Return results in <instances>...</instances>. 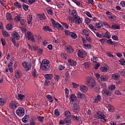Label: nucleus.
<instances>
[{
    "label": "nucleus",
    "instance_id": "obj_61",
    "mask_svg": "<svg viewBox=\"0 0 125 125\" xmlns=\"http://www.w3.org/2000/svg\"><path fill=\"white\" fill-rule=\"evenodd\" d=\"M112 39H113L114 41H119V38L116 35H112Z\"/></svg>",
    "mask_w": 125,
    "mask_h": 125
},
{
    "label": "nucleus",
    "instance_id": "obj_63",
    "mask_svg": "<svg viewBox=\"0 0 125 125\" xmlns=\"http://www.w3.org/2000/svg\"><path fill=\"white\" fill-rule=\"evenodd\" d=\"M86 41L89 42H92V39L90 38V37H89V36H86Z\"/></svg>",
    "mask_w": 125,
    "mask_h": 125
},
{
    "label": "nucleus",
    "instance_id": "obj_26",
    "mask_svg": "<svg viewBox=\"0 0 125 125\" xmlns=\"http://www.w3.org/2000/svg\"><path fill=\"white\" fill-rule=\"evenodd\" d=\"M42 29L45 32H46L48 31V32H52V29L50 28L48 26H44L42 27Z\"/></svg>",
    "mask_w": 125,
    "mask_h": 125
},
{
    "label": "nucleus",
    "instance_id": "obj_44",
    "mask_svg": "<svg viewBox=\"0 0 125 125\" xmlns=\"http://www.w3.org/2000/svg\"><path fill=\"white\" fill-rule=\"evenodd\" d=\"M46 10H47V13L49 14L50 15H53V12H52V10H51V8H47L46 9Z\"/></svg>",
    "mask_w": 125,
    "mask_h": 125
},
{
    "label": "nucleus",
    "instance_id": "obj_27",
    "mask_svg": "<svg viewBox=\"0 0 125 125\" xmlns=\"http://www.w3.org/2000/svg\"><path fill=\"white\" fill-rule=\"evenodd\" d=\"M103 27V23L102 22H97L95 23V28L96 29H101Z\"/></svg>",
    "mask_w": 125,
    "mask_h": 125
},
{
    "label": "nucleus",
    "instance_id": "obj_54",
    "mask_svg": "<svg viewBox=\"0 0 125 125\" xmlns=\"http://www.w3.org/2000/svg\"><path fill=\"white\" fill-rule=\"evenodd\" d=\"M54 115H56V117H59V116L60 115V113H59V111L58 109H56L54 110Z\"/></svg>",
    "mask_w": 125,
    "mask_h": 125
},
{
    "label": "nucleus",
    "instance_id": "obj_51",
    "mask_svg": "<svg viewBox=\"0 0 125 125\" xmlns=\"http://www.w3.org/2000/svg\"><path fill=\"white\" fill-rule=\"evenodd\" d=\"M90 47V44H85L83 45V48H85V49H89Z\"/></svg>",
    "mask_w": 125,
    "mask_h": 125
},
{
    "label": "nucleus",
    "instance_id": "obj_60",
    "mask_svg": "<svg viewBox=\"0 0 125 125\" xmlns=\"http://www.w3.org/2000/svg\"><path fill=\"white\" fill-rule=\"evenodd\" d=\"M89 28L93 31L96 30V27H94V26H93L92 24H89Z\"/></svg>",
    "mask_w": 125,
    "mask_h": 125
},
{
    "label": "nucleus",
    "instance_id": "obj_45",
    "mask_svg": "<svg viewBox=\"0 0 125 125\" xmlns=\"http://www.w3.org/2000/svg\"><path fill=\"white\" fill-rule=\"evenodd\" d=\"M1 42L3 46H5V45H6V41H5V39H4V38H1Z\"/></svg>",
    "mask_w": 125,
    "mask_h": 125
},
{
    "label": "nucleus",
    "instance_id": "obj_59",
    "mask_svg": "<svg viewBox=\"0 0 125 125\" xmlns=\"http://www.w3.org/2000/svg\"><path fill=\"white\" fill-rule=\"evenodd\" d=\"M108 68L106 66H104L101 68L102 72H107Z\"/></svg>",
    "mask_w": 125,
    "mask_h": 125
},
{
    "label": "nucleus",
    "instance_id": "obj_49",
    "mask_svg": "<svg viewBox=\"0 0 125 125\" xmlns=\"http://www.w3.org/2000/svg\"><path fill=\"white\" fill-rule=\"evenodd\" d=\"M20 22H21V25L22 27L26 26V21L23 20V19Z\"/></svg>",
    "mask_w": 125,
    "mask_h": 125
},
{
    "label": "nucleus",
    "instance_id": "obj_25",
    "mask_svg": "<svg viewBox=\"0 0 125 125\" xmlns=\"http://www.w3.org/2000/svg\"><path fill=\"white\" fill-rule=\"evenodd\" d=\"M21 75H22V73H21V72L18 70H17L15 71V77L17 79H20V77H21Z\"/></svg>",
    "mask_w": 125,
    "mask_h": 125
},
{
    "label": "nucleus",
    "instance_id": "obj_64",
    "mask_svg": "<svg viewBox=\"0 0 125 125\" xmlns=\"http://www.w3.org/2000/svg\"><path fill=\"white\" fill-rule=\"evenodd\" d=\"M98 58H96V57H93L91 58V61H93L94 62H96Z\"/></svg>",
    "mask_w": 125,
    "mask_h": 125
},
{
    "label": "nucleus",
    "instance_id": "obj_41",
    "mask_svg": "<svg viewBox=\"0 0 125 125\" xmlns=\"http://www.w3.org/2000/svg\"><path fill=\"white\" fill-rule=\"evenodd\" d=\"M46 97H47L48 101L50 103H52L53 102V98H52V96H51V95H48L46 96Z\"/></svg>",
    "mask_w": 125,
    "mask_h": 125
},
{
    "label": "nucleus",
    "instance_id": "obj_19",
    "mask_svg": "<svg viewBox=\"0 0 125 125\" xmlns=\"http://www.w3.org/2000/svg\"><path fill=\"white\" fill-rule=\"evenodd\" d=\"M67 61L69 63V65L70 66H76V65H77V62L71 59H69Z\"/></svg>",
    "mask_w": 125,
    "mask_h": 125
},
{
    "label": "nucleus",
    "instance_id": "obj_40",
    "mask_svg": "<svg viewBox=\"0 0 125 125\" xmlns=\"http://www.w3.org/2000/svg\"><path fill=\"white\" fill-rule=\"evenodd\" d=\"M2 35L4 36V37H5L6 38H7L8 37H10V34L8 33L7 31H5L4 30L2 31Z\"/></svg>",
    "mask_w": 125,
    "mask_h": 125
},
{
    "label": "nucleus",
    "instance_id": "obj_10",
    "mask_svg": "<svg viewBox=\"0 0 125 125\" xmlns=\"http://www.w3.org/2000/svg\"><path fill=\"white\" fill-rule=\"evenodd\" d=\"M69 101L72 104H74V103H78V102H77V96H76L75 94L70 95Z\"/></svg>",
    "mask_w": 125,
    "mask_h": 125
},
{
    "label": "nucleus",
    "instance_id": "obj_9",
    "mask_svg": "<svg viewBox=\"0 0 125 125\" xmlns=\"http://www.w3.org/2000/svg\"><path fill=\"white\" fill-rule=\"evenodd\" d=\"M27 38L28 40V41H30V40L31 41V42H35L36 41H35V38H34V34L30 31H28L26 33Z\"/></svg>",
    "mask_w": 125,
    "mask_h": 125
},
{
    "label": "nucleus",
    "instance_id": "obj_29",
    "mask_svg": "<svg viewBox=\"0 0 125 125\" xmlns=\"http://www.w3.org/2000/svg\"><path fill=\"white\" fill-rule=\"evenodd\" d=\"M44 78L46 80H51L53 78V75L50 74H46L44 75Z\"/></svg>",
    "mask_w": 125,
    "mask_h": 125
},
{
    "label": "nucleus",
    "instance_id": "obj_47",
    "mask_svg": "<svg viewBox=\"0 0 125 125\" xmlns=\"http://www.w3.org/2000/svg\"><path fill=\"white\" fill-rule=\"evenodd\" d=\"M14 5H15V6H17V7H18V8H21V7H22V5H21V3L18 2H14Z\"/></svg>",
    "mask_w": 125,
    "mask_h": 125
},
{
    "label": "nucleus",
    "instance_id": "obj_8",
    "mask_svg": "<svg viewBox=\"0 0 125 125\" xmlns=\"http://www.w3.org/2000/svg\"><path fill=\"white\" fill-rule=\"evenodd\" d=\"M102 93L103 95L105 96V97H109V96H111L112 94V92L107 89H104L102 91Z\"/></svg>",
    "mask_w": 125,
    "mask_h": 125
},
{
    "label": "nucleus",
    "instance_id": "obj_3",
    "mask_svg": "<svg viewBox=\"0 0 125 125\" xmlns=\"http://www.w3.org/2000/svg\"><path fill=\"white\" fill-rule=\"evenodd\" d=\"M95 118H98V119H100L101 120V122H103V123H106V116L103 114V112L102 111H98L97 112V115H95Z\"/></svg>",
    "mask_w": 125,
    "mask_h": 125
},
{
    "label": "nucleus",
    "instance_id": "obj_39",
    "mask_svg": "<svg viewBox=\"0 0 125 125\" xmlns=\"http://www.w3.org/2000/svg\"><path fill=\"white\" fill-rule=\"evenodd\" d=\"M64 116L66 118H70V117L71 118L72 115H71V112L69 110H66L65 112Z\"/></svg>",
    "mask_w": 125,
    "mask_h": 125
},
{
    "label": "nucleus",
    "instance_id": "obj_16",
    "mask_svg": "<svg viewBox=\"0 0 125 125\" xmlns=\"http://www.w3.org/2000/svg\"><path fill=\"white\" fill-rule=\"evenodd\" d=\"M102 98L101 97V95H98L94 99L93 103H98V102H100Z\"/></svg>",
    "mask_w": 125,
    "mask_h": 125
},
{
    "label": "nucleus",
    "instance_id": "obj_58",
    "mask_svg": "<svg viewBox=\"0 0 125 125\" xmlns=\"http://www.w3.org/2000/svg\"><path fill=\"white\" fill-rule=\"evenodd\" d=\"M22 7L23 9L25 10L26 11L28 10V9L29 8V6L28 5H26V4H23Z\"/></svg>",
    "mask_w": 125,
    "mask_h": 125
},
{
    "label": "nucleus",
    "instance_id": "obj_2",
    "mask_svg": "<svg viewBox=\"0 0 125 125\" xmlns=\"http://www.w3.org/2000/svg\"><path fill=\"white\" fill-rule=\"evenodd\" d=\"M86 84L88 86H90V87L92 88L96 86V82H95V80L92 78L91 77H87L86 78Z\"/></svg>",
    "mask_w": 125,
    "mask_h": 125
},
{
    "label": "nucleus",
    "instance_id": "obj_35",
    "mask_svg": "<svg viewBox=\"0 0 125 125\" xmlns=\"http://www.w3.org/2000/svg\"><path fill=\"white\" fill-rule=\"evenodd\" d=\"M33 19L32 16L31 15H29L27 16V22L28 24H31L32 20Z\"/></svg>",
    "mask_w": 125,
    "mask_h": 125
},
{
    "label": "nucleus",
    "instance_id": "obj_20",
    "mask_svg": "<svg viewBox=\"0 0 125 125\" xmlns=\"http://www.w3.org/2000/svg\"><path fill=\"white\" fill-rule=\"evenodd\" d=\"M108 79H109V76L106 75H103L100 78L101 82H106Z\"/></svg>",
    "mask_w": 125,
    "mask_h": 125
},
{
    "label": "nucleus",
    "instance_id": "obj_37",
    "mask_svg": "<svg viewBox=\"0 0 125 125\" xmlns=\"http://www.w3.org/2000/svg\"><path fill=\"white\" fill-rule=\"evenodd\" d=\"M83 33L86 36V37L89 36L90 32L86 29H83Z\"/></svg>",
    "mask_w": 125,
    "mask_h": 125
},
{
    "label": "nucleus",
    "instance_id": "obj_1",
    "mask_svg": "<svg viewBox=\"0 0 125 125\" xmlns=\"http://www.w3.org/2000/svg\"><path fill=\"white\" fill-rule=\"evenodd\" d=\"M41 69L43 71H48L50 68V64H49V61L47 59H44L42 61L41 64Z\"/></svg>",
    "mask_w": 125,
    "mask_h": 125
},
{
    "label": "nucleus",
    "instance_id": "obj_53",
    "mask_svg": "<svg viewBox=\"0 0 125 125\" xmlns=\"http://www.w3.org/2000/svg\"><path fill=\"white\" fill-rule=\"evenodd\" d=\"M96 36H97L98 38H100V39H101L102 38H104L103 34H100V33L99 32L96 33Z\"/></svg>",
    "mask_w": 125,
    "mask_h": 125
},
{
    "label": "nucleus",
    "instance_id": "obj_13",
    "mask_svg": "<svg viewBox=\"0 0 125 125\" xmlns=\"http://www.w3.org/2000/svg\"><path fill=\"white\" fill-rule=\"evenodd\" d=\"M73 19L76 24H82L83 23V19L79 16L75 17Z\"/></svg>",
    "mask_w": 125,
    "mask_h": 125
},
{
    "label": "nucleus",
    "instance_id": "obj_34",
    "mask_svg": "<svg viewBox=\"0 0 125 125\" xmlns=\"http://www.w3.org/2000/svg\"><path fill=\"white\" fill-rule=\"evenodd\" d=\"M6 103V99L2 98H0V105H3L4 104Z\"/></svg>",
    "mask_w": 125,
    "mask_h": 125
},
{
    "label": "nucleus",
    "instance_id": "obj_17",
    "mask_svg": "<svg viewBox=\"0 0 125 125\" xmlns=\"http://www.w3.org/2000/svg\"><path fill=\"white\" fill-rule=\"evenodd\" d=\"M111 77L113 80L115 81H118L120 78H121V76L118 73H114L112 74Z\"/></svg>",
    "mask_w": 125,
    "mask_h": 125
},
{
    "label": "nucleus",
    "instance_id": "obj_42",
    "mask_svg": "<svg viewBox=\"0 0 125 125\" xmlns=\"http://www.w3.org/2000/svg\"><path fill=\"white\" fill-rule=\"evenodd\" d=\"M23 19L19 15H17L15 17V20L18 22H20Z\"/></svg>",
    "mask_w": 125,
    "mask_h": 125
},
{
    "label": "nucleus",
    "instance_id": "obj_57",
    "mask_svg": "<svg viewBox=\"0 0 125 125\" xmlns=\"http://www.w3.org/2000/svg\"><path fill=\"white\" fill-rule=\"evenodd\" d=\"M11 42H13V43L14 44L15 46H18V45H19V44H18V42H15V40H14V39L12 38Z\"/></svg>",
    "mask_w": 125,
    "mask_h": 125
},
{
    "label": "nucleus",
    "instance_id": "obj_23",
    "mask_svg": "<svg viewBox=\"0 0 125 125\" xmlns=\"http://www.w3.org/2000/svg\"><path fill=\"white\" fill-rule=\"evenodd\" d=\"M38 17L40 20H42V21H43V20H45V19H46V17H45L44 14H38Z\"/></svg>",
    "mask_w": 125,
    "mask_h": 125
},
{
    "label": "nucleus",
    "instance_id": "obj_50",
    "mask_svg": "<svg viewBox=\"0 0 125 125\" xmlns=\"http://www.w3.org/2000/svg\"><path fill=\"white\" fill-rule=\"evenodd\" d=\"M64 91L65 93V97L66 98H68V97H69V89H68L67 88H65Z\"/></svg>",
    "mask_w": 125,
    "mask_h": 125
},
{
    "label": "nucleus",
    "instance_id": "obj_18",
    "mask_svg": "<svg viewBox=\"0 0 125 125\" xmlns=\"http://www.w3.org/2000/svg\"><path fill=\"white\" fill-rule=\"evenodd\" d=\"M77 95L78 98H81V99H84L85 98V95L81 92H78Z\"/></svg>",
    "mask_w": 125,
    "mask_h": 125
},
{
    "label": "nucleus",
    "instance_id": "obj_62",
    "mask_svg": "<svg viewBox=\"0 0 125 125\" xmlns=\"http://www.w3.org/2000/svg\"><path fill=\"white\" fill-rule=\"evenodd\" d=\"M119 62L121 63V65H125V60L124 59H121L119 60Z\"/></svg>",
    "mask_w": 125,
    "mask_h": 125
},
{
    "label": "nucleus",
    "instance_id": "obj_38",
    "mask_svg": "<svg viewBox=\"0 0 125 125\" xmlns=\"http://www.w3.org/2000/svg\"><path fill=\"white\" fill-rule=\"evenodd\" d=\"M104 38H107V39H111V34L109 32H106L104 35Z\"/></svg>",
    "mask_w": 125,
    "mask_h": 125
},
{
    "label": "nucleus",
    "instance_id": "obj_32",
    "mask_svg": "<svg viewBox=\"0 0 125 125\" xmlns=\"http://www.w3.org/2000/svg\"><path fill=\"white\" fill-rule=\"evenodd\" d=\"M17 98H18L19 100H21V101L23 100V99L25 98V95L21 94H19L18 95V96L17 97Z\"/></svg>",
    "mask_w": 125,
    "mask_h": 125
},
{
    "label": "nucleus",
    "instance_id": "obj_11",
    "mask_svg": "<svg viewBox=\"0 0 125 125\" xmlns=\"http://www.w3.org/2000/svg\"><path fill=\"white\" fill-rule=\"evenodd\" d=\"M78 55L79 57L83 58L87 55V54L85 51H83V50L80 49L78 52Z\"/></svg>",
    "mask_w": 125,
    "mask_h": 125
},
{
    "label": "nucleus",
    "instance_id": "obj_28",
    "mask_svg": "<svg viewBox=\"0 0 125 125\" xmlns=\"http://www.w3.org/2000/svg\"><path fill=\"white\" fill-rule=\"evenodd\" d=\"M111 29L112 30H117V29L119 30V29H121V28L119 24H114L111 26Z\"/></svg>",
    "mask_w": 125,
    "mask_h": 125
},
{
    "label": "nucleus",
    "instance_id": "obj_12",
    "mask_svg": "<svg viewBox=\"0 0 125 125\" xmlns=\"http://www.w3.org/2000/svg\"><path fill=\"white\" fill-rule=\"evenodd\" d=\"M12 37H10V39L11 40H12V38L14 39L15 41V40H17V41L19 40V39L20 38V37H19V34H18V33L14 31L12 33Z\"/></svg>",
    "mask_w": 125,
    "mask_h": 125
},
{
    "label": "nucleus",
    "instance_id": "obj_36",
    "mask_svg": "<svg viewBox=\"0 0 125 125\" xmlns=\"http://www.w3.org/2000/svg\"><path fill=\"white\" fill-rule=\"evenodd\" d=\"M6 17L7 20H10V21L11 20H12V16L11 15V14H10V13L7 12L6 14Z\"/></svg>",
    "mask_w": 125,
    "mask_h": 125
},
{
    "label": "nucleus",
    "instance_id": "obj_52",
    "mask_svg": "<svg viewBox=\"0 0 125 125\" xmlns=\"http://www.w3.org/2000/svg\"><path fill=\"white\" fill-rule=\"evenodd\" d=\"M37 119L39 122H42L44 120V117L39 116L37 117Z\"/></svg>",
    "mask_w": 125,
    "mask_h": 125
},
{
    "label": "nucleus",
    "instance_id": "obj_43",
    "mask_svg": "<svg viewBox=\"0 0 125 125\" xmlns=\"http://www.w3.org/2000/svg\"><path fill=\"white\" fill-rule=\"evenodd\" d=\"M108 88L109 90H115L116 89V85L112 84L108 86Z\"/></svg>",
    "mask_w": 125,
    "mask_h": 125
},
{
    "label": "nucleus",
    "instance_id": "obj_31",
    "mask_svg": "<svg viewBox=\"0 0 125 125\" xmlns=\"http://www.w3.org/2000/svg\"><path fill=\"white\" fill-rule=\"evenodd\" d=\"M70 13L71 14L72 16H73V18L78 16H77V11H76L75 10H72L70 11Z\"/></svg>",
    "mask_w": 125,
    "mask_h": 125
},
{
    "label": "nucleus",
    "instance_id": "obj_48",
    "mask_svg": "<svg viewBox=\"0 0 125 125\" xmlns=\"http://www.w3.org/2000/svg\"><path fill=\"white\" fill-rule=\"evenodd\" d=\"M109 19H111V20H117V17L114 15H111V16H108Z\"/></svg>",
    "mask_w": 125,
    "mask_h": 125
},
{
    "label": "nucleus",
    "instance_id": "obj_7",
    "mask_svg": "<svg viewBox=\"0 0 125 125\" xmlns=\"http://www.w3.org/2000/svg\"><path fill=\"white\" fill-rule=\"evenodd\" d=\"M78 103H74L73 104L72 110L75 114L80 112V105L78 104Z\"/></svg>",
    "mask_w": 125,
    "mask_h": 125
},
{
    "label": "nucleus",
    "instance_id": "obj_4",
    "mask_svg": "<svg viewBox=\"0 0 125 125\" xmlns=\"http://www.w3.org/2000/svg\"><path fill=\"white\" fill-rule=\"evenodd\" d=\"M16 113L19 117H23L25 115V109L21 107H18L16 111Z\"/></svg>",
    "mask_w": 125,
    "mask_h": 125
},
{
    "label": "nucleus",
    "instance_id": "obj_46",
    "mask_svg": "<svg viewBox=\"0 0 125 125\" xmlns=\"http://www.w3.org/2000/svg\"><path fill=\"white\" fill-rule=\"evenodd\" d=\"M28 118H29V115H25L22 119V121L23 123H26L28 121Z\"/></svg>",
    "mask_w": 125,
    "mask_h": 125
},
{
    "label": "nucleus",
    "instance_id": "obj_33",
    "mask_svg": "<svg viewBox=\"0 0 125 125\" xmlns=\"http://www.w3.org/2000/svg\"><path fill=\"white\" fill-rule=\"evenodd\" d=\"M32 76L34 77V78H38V77H39V73H38L37 69H34L32 73Z\"/></svg>",
    "mask_w": 125,
    "mask_h": 125
},
{
    "label": "nucleus",
    "instance_id": "obj_6",
    "mask_svg": "<svg viewBox=\"0 0 125 125\" xmlns=\"http://www.w3.org/2000/svg\"><path fill=\"white\" fill-rule=\"evenodd\" d=\"M22 65L25 71H29L31 70V68H32V63H28L26 62H23L22 63Z\"/></svg>",
    "mask_w": 125,
    "mask_h": 125
},
{
    "label": "nucleus",
    "instance_id": "obj_22",
    "mask_svg": "<svg viewBox=\"0 0 125 125\" xmlns=\"http://www.w3.org/2000/svg\"><path fill=\"white\" fill-rule=\"evenodd\" d=\"M88 90V88H87V86L82 85L80 87V90L82 91V92H86L87 90Z\"/></svg>",
    "mask_w": 125,
    "mask_h": 125
},
{
    "label": "nucleus",
    "instance_id": "obj_56",
    "mask_svg": "<svg viewBox=\"0 0 125 125\" xmlns=\"http://www.w3.org/2000/svg\"><path fill=\"white\" fill-rule=\"evenodd\" d=\"M6 29L7 30H8V31H10V30H11V29H12V25H11V24H8L6 25Z\"/></svg>",
    "mask_w": 125,
    "mask_h": 125
},
{
    "label": "nucleus",
    "instance_id": "obj_30",
    "mask_svg": "<svg viewBox=\"0 0 125 125\" xmlns=\"http://www.w3.org/2000/svg\"><path fill=\"white\" fill-rule=\"evenodd\" d=\"M107 108L110 112H114L115 110V107L112 104H108Z\"/></svg>",
    "mask_w": 125,
    "mask_h": 125
},
{
    "label": "nucleus",
    "instance_id": "obj_55",
    "mask_svg": "<svg viewBox=\"0 0 125 125\" xmlns=\"http://www.w3.org/2000/svg\"><path fill=\"white\" fill-rule=\"evenodd\" d=\"M70 36L72 38V39H76L77 38V35H76V33L74 32H70Z\"/></svg>",
    "mask_w": 125,
    "mask_h": 125
},
{
    "label": "nucleus",
    "instance_id": "obj_5",
    "mask_svg": "<svg viewBox=\"0 0 125 125\" xmlns=\"http://www.w3.org/2000/svg\"><path fill=\"white\" fill-rule=\"evenodd\" d=\"M19 106V104L17 102L12 101L9 104V107L12 110H15L17 108V107Z\"/></svg>",
    "mask_w": 125,
    "mask_h": 125
},
{
    "label": "nucleus",
    "instance_id": "obj_14",
    "mask_svg": "<svg viewBox=\"0 0 125 125\" xmlns=\"http://www.w3.org/2000/svg\"><path fill=\"white\" fill-rule=\"evenodd\" d=\"M51 20L53 26H54V27H56L57 29H58L59 30L60 29H61V28H62V25H61V24H60L59 23L56 22V21H55L53 19H51Z\"/></svg>",
    "mask_w": 125,
    "mask_h": 125
},
{
    "label": "nucleus",
    "instance_id": "obj_24",
    "mask_svg": "<svg viewBox=\"0 0 125 125\" xmlns=\"http://www.w3.org/2000/svg\"><path fill=\"white\" fill-rule=\"evenodd\" d=\"M71 119H72L73 121H76V122H79L80 121V117L78 116L77 115H71Z\"/></svg>",
    "mask_w": 125,
    "mask_h": 125
},
{
    "label": "nucleus",
    "instance_id": "obj_21",
    "mask_svg": "<svg viewBox=\"0 0 125 125\" xmlns=\"http://www.w3.org/2000/svg\"><path fill=\"white\" fill-rule=\"evenodd\" d=\"M8 68L9 72L11 73L13 72V63H12V62H10V63L8 64Z\"/></svg>",
    "mask_w": 125,
    "mask_h": 125
},
{
    "label": "nucleus",
    "instance_id": "obj_15",
    "mask_svg": "<svg viewBox=\"0 0 125 125\" xmlns=\"http://www.w3.org/2000/svg\"><path fill=\"white\" fill-rule=\"evenodd\" d=\"M65 50L67 53H72V52L74 51L73 47H72V46L70 45L65 46Z\"/></svg>",
    "mask_w": 125,
    "mask_h": 125
}]
</instances>
